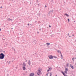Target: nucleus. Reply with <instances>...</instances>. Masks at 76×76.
<instances>
[{
  "label": "nucleus",
  "mask_w": 76,
  "mask_h": 76,
  "mask_svg": "<svg viewBox=\"0 0 76 76\" xmlns=\"http://www.w3.org/2000/svg\"><path fill=\"white\" fill-rule=\"evenodd\" d=\"M53 10H52L51 11H50L49 14H50V13H52L53 12Z\"/></svg>",
  "instance_id": "obj_8"
},
{
  "label": "nucleus",
  "mask_w": 76,
  "mask_h": 76,
  "mask_svg": "<svg viewBox=\"0 0 76 76\" xmlns=\"http://www.w3.org/2000/svg\"><path fill=\"white\" fill-rule=\"evenodd\" d=\"M23 65L25 67V66H26V64H25V63H23Z\"/></svg>",
  "instance_id": "obj_15"
},
{
  "label": "nucleus",
  "mask_w": 76,
  "mask_h": 76,
  "mask_svg": "<svg viewBox=\"0 0 76 76\" xmlns=\"http://www.w3.org/2000/svg\"><path fill=\"white\" fill-rule=\"evenodd\" d=\"M12 50H14L15 51V49H14V48H13V47H12Z\"/></svg>",
  "instance_id": "obj_20"
},
{
  "label": "nucleus",
  "mask_w": 76,
  "mask_h": 76,
  "mask_svg": "<svg viewBox=\"0 0 76 76\" xmlns=\"http://www.w3.org/2000/svg\"><path fill=\"white\" fill-rule=\"evenodd\" d=\"M4 56L5 55L4 54L1 53L0 54V59H3L4 58Z\"/></svg>",
  "instance_id": "obj_1"
},
{
  "label": "nucleus",
  "mask_w": 76,
  "mask_h": 76,
  "mask_svg": "<svg viewBox=\"0 0 76 76\" xmlns=\"http://www.w3.org/2000/svg\"><path fill=\"white\" fill-rule=\"evenodd\" d=\"M8 20L9 21H10V20H11V21H12V20H13L12 19H10V18H9L8 19Z\"/></svg>",
  "instance_id": "obj_12"
},
{
  "label": "nucleus",
  "mask_w": 76,
  "mask_h": 76,
  "mask_svg": "<svg viewBox=\"0 0 76 76\" xmlns=\"http://www.w3.org/2000/svg\"><path fill=\"white\" fill-rule=\"evenodd\" d=\"M46 45L48 46L49 45H50V43H46Z\"/></svg>",
  "instance_id": "obj_16"
},
{
  "label": "nucleus",
  "mask_w": 76,
  "mask_h": 76,
  "mask_svg": "<svg viewBox=\"0 0 76 76\" xmlns=\"http://www.w3.org/2000/svg\"><path fill=\"white\" fill-rule=\"evenodd\" d=\"M13 29V28H11V29Z\"/></svg>",
  "instance_id": "obj_39"
},
{
  "label": "nucleus",
  "mask_w": 76,
  "mask_h": 76,
  "mask_svg": "<svg viewBox=\"0 0 76 76\" xmlns=\"http://www.w3.org/2000/svg\"><path fill=\"white\" fill-rule=\"evenodd\" d=\"M28 64H29V65H31V62L30 60H29L28 61Z\"/></svg>",
  "instance_id": "obj_10"
},
{
  "label": "nucleus",
  "mask_w": 76,
  "mask_h": 76,
  "mask_svg": "<svg viewBox=\"0 0 76 76\" xmlns=\"http://www.w3.org/2000/svg\"><path fill=\"white\" fill-rule=\"evenodd\" d=\"M8 62H9V61H7V63H8Z\"/></svg>",
  "instance_id": "obj_36"
},
{
  "label": "nucleus",
  "mask_w": 76,
  "mask_h": 76,
  "mask_svg": "<svg viewBox=\"0 0 76 76\" xmlns=\"http://www.w3.org/2000/svg\"><path fill=\"white\" fill-rule=\"evenodd\" d=\"M72 36H73H73H74V35L73 34V35H72Z\"/></svg>",
  "instance_id": "obj_38"
},
{
  "label": "nucleus",
  "mask_w": 76,
  "mask_h": 76,
  "mask_svg": "<svg viewBox=\"0 0 76 76\" xmlns=\"http://www.w3.org/2000/svg\"><path fill=\"white\" fill-rule=\"evenodd\" d=\"M38 5L39 6V4H38Z\"/></svg>",
  "instance_id": "obj_32"
},
{
  "label": "nucleus",
  "mask_w": 76,
  "mask_h": 76,
  "mask_svg": "<svg viewBox=\"0 0 76 76\" xmlns=\"http://www.w3.org/2000/svg\"><path fill=\"white\" fill-rule=\"evenodd\" d=\"M74 22H75V21H74Z\"/></svg>",
  "instance_id": "obj_45"
},
{
  "label": "nucleus",
  "mask_w": 76,
  "mask_h": 76,
  "mask_svg": "<svg viewBox=\"0 0 76 76\" xmlns=\"http://www.w3.org/2000/svg\"><path fill=\"white\" fill-rule=\"evenodd\" d=\"M68 22H70V20H69V19H68Z\"/></svg>",
  "instance_id": "obj_23"
},
{
  "label": "nucleus",
  "mask_w": 76,
  "mask_h": 76,
  "mask_svg": "<svg viewBox=\"0 0 76 76\" xmlns=\"http://www.w3.org/2000/svg\"><path fill=\"white\" fill-rule=\"evenodd\" d=\"M4 40H5V39H4Z\"/></svg>",
  "instance_id": "obj_47"
},
{
  "label": "nucleus",
  "mask_w": 76,
  "mask_h": 76,
  "mask_svg": "<svg viewBox=\"0 0 76 76\" xmlns=\"http://www.w3.org/2000/svg\"><path fill=\"white\" fill-rule=\"evenodd\" d=\"M37 72H38V71H37ZM37 72V75H39V73Z\"/></svg>",
  "instance_id": "obj_21"
},
{
  "label": "nucleus",
  "mask_w": 76,
  "mask_h": 76,
  "mask_svg": "<svg viewBox=\"0 0 76 76\" xmlns=\"http://www.w3.org/2000/svg\"><path fill=\"white\" fill-rule=\"evenodd\" d=\"M62 73L63 75L64 76H66V75H65V74H64V73L63 72H61Z\"/></svg>",
  "instance_id": "obj_13"
},
{
  "label": "nucleus",
  "mask_w": 76,
  "mask_h": 76,
  "mask_svg": "<svg viewBox=\"0 0 76 76\" xmlns=\"http://www.w3.org/2000/svg\"><path fill=\"white\" fill-rule=\"evenodd\" d=\"M12 61V62H13V61Z\"/></svg>",
  "instance_id": "obj_42"
},
{
  "label": "nucleus",
  "mask_w": 76,
  "mask_h": 76,
  "mask_svg": "<svg viewBox=\"0 0 76 76\" xmlns=\"http://www.w3.org/2000/svg\"><path fill=\"white\" fill-rule=\"evenodd\" d=\"M68 36H69V33H68Z\"/></svg>",
  "instance_id": "obj_31"
},
{
  "label": "nucleus",
  "mask_w": 76,
  "mask_h": 76,
  "mask_svg": "<svg viewBox=\"0 0 76 76\" xmlns=\"http://www.w3.org/2000/svg\"><path fill=\"white\" fill-rule=\"evenodd\" d=\"M53 57H54V58H57V57L55 56H53Z\"/></svg>",
  "instance_id": "obj_22"
},
{
  "label": "nucleus",
  "mask_w": 76,
  "mask_h": 76,
  "mask_svg": "<svg viewBox=\"0 0 76 76\" xmlns=\"http://www.w3.org/2000/svg\"><path fill=\"white\" fill-rule=\"evenodd\" d=\"M65 16H66L67 17H69V15H68V14H65Z\"/></svg>",
  "instance_id": "obj_14"
},
{
  "label": "nucleus",
  "mask_w": 76,
  "mask_h": 76,
  "mask_svg": "<svg viewBox=\"0 0 76 76\" xmlns=\"http://www.w3.org/2000/svg\"><path fill=\"white\" fill-rule=\"evenodd\" d=\"M66 66L67 67H69V64H66Z\"/></svg>",
  "instance_id": "obj_18"
},
{
  "label": "nucleus",
  "mask_w": 76,
  "mask_h": 76,
  "mask_svg": "<svg viewBox=\"0 0 76 76\" xmlns=\"http://www.w3.org/2000/svg\"><path fill=\"white\" fill-rule=\"evenodd\" d=\"M70 66L72 69H74V67H73V65H72V64H70Z\"/></svg>",
  "instance_id": "obj_6"
},
{
  "label": "nucleus",
  "mask_w": 76,
  "mask_h": 76,
  "mask_svg": "<svg viewBox=\"0 0 76 76\" xmlns=\"http://www.w3.org/2000/svg\"><path fill=\"white\" fill-rule=\"evenodd\" d=\"M3 53H4V54H5V51H3Z\"/></svg>",
  "instance_id": "obj_24"
},
{
  "label": "nucleus",
  "mask_w": 76,
  "mask_h": 76,
  "mask_svg": "<svg viewBox=\"0 0 76 76\" xmlns=\"http://www.w3.org/2000/svg\"><path fill=\"white\" fill-rule=\"evenodd\" d=\"M58 53H60V54H62L61 53V51L60 50H58Z\"/></svg>",
  "instance_id": "obj_17"
},
{
  "label": "nucleus",
  "mask_w": 76,
  "mask_h": 76,
  "mask_svg": "<svg viewBox=\"0 0 76 76\" xmlns=\"http://www.w3.org/2000/svg\"><path fill=\"white\" fill-rule=\"evenodd\" d=\"M23 70H26V68H25V66H23Z\"/></svg>",
  "instance_id": "obj_11"
},
{
  "label": "nucleus",
  "mask_w": 76,
  "mask_h": 76,
  "mask_svg": "<svg viewBox=\"0 0 76 76\" xmlns=\"http://www.w3.org/2000/svg\"><path fill=\"white\" fill-rule=\"evenodd\" d=\"M74 58H73L72 59V60H74Z\"/></svg>",
  "instance_id": "obj_29"
},
{
  "label": "nucleus",
  "mask_w": 76,
  "mask_h": 76,
  "mask_svg": "<svg viewBox=\"0 0 76 76\" xmlns=\"http://www.w3.org/2000/svg\"><path fill=\"white\" fill-rule=\"evenodd\" d=\"M29 24L28 23V26H29Z\"/></svg>",
  "instance_id": "obj_33"
},
{
  "label": "nucleus",
  "mask_w": 76,
  "mask_h": 76,
  "mask_svg": "<svg viewBox=\"0 0 76 76\" xmlns=\"http://www.w3.org/2000/svg\"><path fill=\"white\" fill-rule=\"evenodd\" d=\"M27 61H28L27 60H26V62H27Z\"/></svg>",
  "instance_id": "obj_30"
},
{
  "label": "nucleus",
  "mask_w": 76,
  "mask_h": 76,
  "mask_svg": "<svg viewBox=\"0 0 76 76\" xmlns=\"http://www.w3.org/2000/svg\"><path fill=\"white\" fill-rule=\"evenodd\" d=\"M75 42H76V40H75Z\"/></svg>",
  "instance_id": "obj_44"
},
{
  "label": "nucleus",
  "mask_w": 76,
  "mask_h": 76,
  "mask_svg": "<svg viewBox=\"0 0 76 76\" xmlns=\"http://www.w3.org/2000/svg\"><path fill=\"white\" fill-rule=\"evenodd\" d=\"M38 33H39V32H37V34H38Z\"/></svg>",
  "instance_id": "obj_40"
},
{
  "label": "nucleus",
  "mask_w": 76,
  "mask_h": 76,
  "mask_svg": "<svg viewBox=\"0 0 76 76\" xmlns=\"http://www.w3.org/2000/svg\"><path fill=\"white\" fill-rule=\"evenodd\" d=\"M48 57L50 59H52V58H53V57L52 55L49 56H48Z\"/></svg>",
  "instance_id": "obj_4"
},
{
  "label": "nucleus",
  "mask_w": 76,
  "mask_h": 76,
  "mask_svg": "<svg viewBox=\"0 0 76 76\" xmlns=\"http://www.w3.org/2000/svg\"><path fill=\"white\" fill-rule=\"evenodd\" d=\"M1 28L0 29V31H1Z\"/></svg>",
  "instance_id": "obj_35"
},
{
  "label": "nucleus",
  "mask_w": 76,
  "mask_h": 76,
  "mask_svg": "<svg viewBox=\"0 0 76 76\" xmlns=\"http://www.w3.org/2000/svg\"><path fill=\"white\" fill-rule=\"evenodd\" d=\"M56 76H57V75H56Z\"/></svg>",
  "instance_id": "obj_41"
},
{
  "label": "nucleus",
  "mask_w": 76,
  "mask_h": 76,
  "mask_svg": "<svg viewBox=\"0 0 76 76\" xmlns=\"http://www.w3.org/2000/svg\"><path fill=\"white\" fill-rule=\"evenodd\" d=\"M47 75L49 76H52V73L51 72H49L47 74Z\"/></svg>",
  "instance_id": "obj_2"
},
{
  "label": "nucleus",
  "mask_w": 76,
  "mask_h": 76,
  "mask_svg": "<svg viewBox=\"0 0 76 76\" xmlns=\"http://www.w3.org/2000/svg\"><path fill=\"white\" fill-rule=\"evenodd\" d=\"M38 71L39 72V73H40V74H41V70H40V69H38Z\"/></svg>",
  "instance_id": "obj_9"
},
{
  "label": "nucleus",
  "mask_w": 76,
  "mask_h": 76,
  "mask_svg": "<svg viewBox=\"0 0 76 76\" xmlns=\"http://www.w3.org/2000/svg\"><path fill=\"white\" fill-rule=\"evenodd\" d=\"M2 7H2V6H1L0 7V9H1V8H2Z\"/></svg>",
  "instance_id": "obj_28"
},
{
  "label": "nucleus",
  "mask_w": 76,
  "mask_h": 76,
  "mask_svg": "<svg viewBox=\"0 0 76 76\" xmlns=\"http://www.w3.org/2000/svg\"><path fill=\"white\" fill-rule=\"evenodd\" d=\"M8 64H10V61L9 62Z\"/></svg>",
  "instance_id": "obj_27"
},
{
  "label": "nucleus",
  "mask_w": 76,
  "mask_h": 76,
  "mask_svg": "<svg viewBox=\"0 0 76 76\" xmlns=\"http://www.w3.org/2000/svg\"><path fill=\"white\" fill-rule=\"evenodd\" d=\"M36 2L37 3H38V0H37Z\"/></svg>",
  "instance_id": "obj_25"
},
{
  "label": "nucleus",
  "mask_w": 76,
  "mask_h": 76,
  "mask_svg": "<svg viewBox=\"0 0 76 76\" xmlns=\"http://www.w3.org/2000/svg\"><path fill=\"white\" fill-rule=\"evenodd\" d=\"M69 37H71V36H69Z\"/></svg>",
  "instance_id": "obj_37"
},
{
  "label": "nucleus",
  "mask_w": 76,
  "mask_h": 76,
  "mask_svg": "<svg viewBox=\"0 0 76 76\" xmlns=\"http://www.w3.org/2000/svg\"><path fill=\"white\" fill-rule=\"evenodd\" d=\"M29 76H34V73H31L30 74Z\"/></svg>",
  "instance_id": "obj_7"
},
{
  "label": "nucleus",
  "mask_w": 76,
  "mask_h": 76,
  "mask_svg": "<svg viewBox=\"0 0 76 76\" xmlns=\"http://www.w3.org/2000/svg\"><path fill=\"white\" fill-rule=\"evenodd\" d=\"M51 70H52V69L49 67V69H48L47 72H49V71H51Z\"/></svg>",
  "instance_id": "obj_5"
},
{
  "label": "nucleus",
  "mask_w": 76,
  "mask_h": 76,
  "mask_svg": "<svg viewBox=\"0 0 76 76\" xmlns=\"http://www.w3.org/2000/svg\"><path fill=\"white\" fill-rule=\"evenodd\" d=\"M49 28H51V26L50 25L49 26Z\"/></svg>",
  "instance_id": "obj_26"
},
{
  "label": "nucleus",
  "mask_w": 76,
  "mask_h": 76,
  "mask_svg": "<svg viewBox=\"0 0 76 76\" xmlns=\"http://www.w3.org/2000/svg\"><path fill=\"white\" fill-rule=\"evenodd\" d=\"M75 59H76V58H75Z\"/></svg>",
  "instance_id": "obj_46"
},
{
  "label": "nucleus",
  "mask_w": 76,
  "mask_h": 76,
  "mask_svg": "<svg viewBox=\"0 0 76 76\" xmlns=\"http://www.w3.org/2000/svg\"><path fill=\"white\" fill-rule=\"evenodd\" d=\"M45 7H47V6L46 5H45Z\"/></svg>",
  "instance_id": "obj_34"
},
{
  "label": "nucleus",
  "mask_w": 76,
  "mask_h": 76,
  "mask_svg": "<svg viewBox=\"0 0 76 76\" xmlns=\"http://www.w3.org/2000/svg\"><path fill=\"white\" fill-rule=\"evenodd\" d=\"M61 58L62 59H63V55H62V54H61Z\"/></svg>",
  "instance_id": "obj_19"
},
{
  "label": "nucleus",
  "mask_w": 76,
  "mask_h": 76,
  "mask_svg": "<svg viewBox=\"0 0 76 76\" xmlns=\"http://www.w3.org/2000/svg\"><path fill=\"white\" fill-rule=\"evenodd\" d=\"M65 71H64V73H66V74H67V71H68V69L67 68H66V69H65Z\"/></svg>",
  "instance_id": "obj_3"
},
{
  "label": "nucleus",
  "mask_w": 76,
  "mask_h": 76,
  "mask_svg": "<svg viewBox=\"0 0 76 76\" xmlns=\"http://www.w3.org/2000/svg\"><path fill=\"white\" fill-rule=\"evenodd\" d=\"M60 10H61V9H60Z\"/></svg>",
  "instance_id": "obj_43"
}]
</instances>
